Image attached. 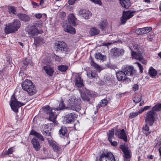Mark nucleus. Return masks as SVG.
Here are the masks:
<instances>
[{
  "label": "nucleus",
  "mask_w": 161,
  "mask_h": 161,
  "mask_svg": "<svg viewBox=\"0 0 161 161\" xmlns=\"http://www.w3.org/2000/svg\"><path fill=\"white\" fill-rule=\"evenodd\" d=\"M21 25L20 21L18 19H14L12 22L6 25L4 32L6 34L15 33L20 28Z\"/></svg>",
  "instance_id": "nucleus-1"
},
{
  "label": "nucleus",
  "mask_w": 161,
  "mask_h": 161,
  "mask_svg": "<svg viewBox=\"0 0 161 161\" xmlns=\"http://www.w3.org/2000/svg\"><path fill=\"white\" fill-rule=\"evenodd\" d=\"M22 88L26 91L29 95L31 96L36 92L35 86L33 85L32 82L29 80H25L21 84Z\"/></svg>",
  "instance_id": "nucleus-2"
},
{
  "label": "nucleus",
  "mask_w": 161,
  "mask_h": 161,
  "mask_svg": "<svg viewBox=\"0 0 161 161\" xmlns=\"http://www.w3.org/2000/svg\"><path fill=\"white\" fill-rule=\"evenodd\" d=\"M156 111L153 109V108L152 109L147 111L145 114V121L148 125L152 126L155 121Z\"/></svg>",
  "instance_id": "nucleus-3"
},
{
  "label": "nucleus",
  "mask_w": 161,
  "mask_h": 161,
  "mask_svg": "<svg viewBox=\"0 0 161 161\" xmlns=\"http://www.w3.org/2000/svg\"><path fill=\"white\" fill-rule=\"evenodd\" d=\"M54 47L57 52H61L66 54L69 51V48L67 44L62 41L56 42L54 44Z\"/></svg>",
  "instance_id": "nucleus-4"
},
{
  "label": "nucleus",
  "mask_w": 161,
  "mask_h": 161,
  "mask_svg": "<svg viewBox=\"0 0 161 161\" xmlns=\"http://www.w3.org/2000/svg\"><path fill=\"white\" fill-rule=\"evenodd\" d=\"M10 106L12 110L15 113L18 112L19 108L25 105V103H21L18 101L16 98L15 95L13 94L11 97Z\"/></svg>",
  "instance_id": "nucleus-5"
},
{
  "label": "nucleus",
  "mask_w": 161,
  "mask_h": 161,
  "mask_svg": "<svg viewBox=\"0 0 161 161\" xmlns=\"http://www.w3.org/2000/svg\"><path fill=\"white\" fill-rule=\"evenodd\" d=\"M80 99L76 98L75 96H73L69 99V104L70 108L73 110L77 112L80 111L81 109Z\"/></svg>",
  "instance_id": "nucleus-6"
},
{
  "label": "nucleus",
  "mask_w": 161,
  "mask_h": 161,
  "mask_svg": "<svg viewBox=\"0 0 161 161\" xmlns=\"http://www.w3.org/2000/svg\"><path fill=\"white\" fill-rule=\"evenodd\" d=\"M136 11L133 10H129L128 11H123L122 16L120 18V24L124 25L127 20L132 17L135 13Z\"/></svg>",
  "instance_id": "nucleus-7"
},
{
  "label": "nucleus",
  "mask_w": 161,
  "mask_h": 161,
  "mask_svg": "<svg viewBox=\"0 0 161 161\" xmlns=\"http://www.w3.org/2000/svg\"><path fill=\"white\" fill-rule=\"evenodd\" d=\"M119 148L121 150L124 154V161H130V159L132 157L131 152L128 147L125 144H121Z\"/></svg>",
  "instance_id": "nucleus-8"
},
{
  "label": "nucleus",
  "mask_w": 161,
  "mask_h": 161,
  "mask_svg": "<svg viewBox=\"0 0 161 161\" xmlns=\"http://www.w3.org/2000/svg\"><path fill=\"white\" fill-rule=\"evenodd\" d=\"M95 95V92L88 90H86L84 92L81 94V97L85 102H90L91 98L94 97Z\"/></svg>",
  "instance_id": "nucleus-9"
},
{
  "label": "nucleus",
  "mask_w": 161,
  "mask_h": 161,
  "mask_svg": "<svg viewBox=\"0 0 161 161\" xmlns=\"http://www.w3.org/2000/svg\"><path fill=\"white\" fill-rule=\"evenodd\" d=\"M99 161H115L114 156L109 152L103 153L100 157Z\"/></svg>",
  "instance_id": "nucleus-10"
},
{
  "label": "nucleus",
  "mask_w": 161,
  "mask_h": 161,
  "mask_svg": "<svg viewBox=\"0 0 161 161\" xmlns=\"http://www.w3.org/2000/svg\"><path fill=\"white\" fill-rule=\"evenodd\" d=\"M26 31L30 37H33L39 34H41L37 27L35 25H32L26 29Z\"/></svg>",
  "instance_id": "nucleus-11"
},
{
  "label": "nucleus",
  "mask_w": 161,
  "mask_h": 161,
  "mask_svg": "<svg viewBox=\"0 0 161 161\" xmlns=\"http://www.w3.org/2000/svg\"><path fill=\"white\" fill-rule=\"evenodd\" d=\"M48 138L47 140L50 146L52 147L53 151L58 154H61L62 153L63 150V147L56 143L55 142L49 140Z\"/></svg>",
  "instance_id": "nucleus-12"
},
{
  "label": "nucleus",
  "mask_w": 161,
  "mask_h": 161,
  "mask_svg": "<svg viewBox=\"0 0 161 161\" xmlns=\"http://www.w3.org/2000/svg\"><path fill=\"white\" fill-rule=\"evenodd\" d=\"M77 117L78 115L75 113L73 112L66 114L64 118L67 123L70 124L74 122Z\"/></svg>",
  "instance_id": "nucleus-13"
},
{
  "label": "nucleus",
  "mask_w": 161,
  "mask_h": 161,
  "mask_svg": "<svg viewBox=\"0 0 161 161\" xmlns=\"http://www.w3.org/2000/svg\"><path fill=\"white\" fill-rule=\"evenodd\" d=\"M111 52L113 57H118L123 55L125 50L122 48L115 47L111 49Z\"/></svg>",
  "instance_id": "nucleus-14"
},
{
  "label": "nucleus",
  "mask_w": 161,
  "mask_h": 161,
  "mask_svg": "<svg viewBox=\"0 0 161 161\" xmlns=\"http://www.w3.org/2000/svg\"><path fill=\"white\" fill-rule=\"evenodd\" d=\"M63 27L64 31L67 32L72 34H75L76 33L75 28H73L70 24L66 23L63 25Z\"/></svg>",
  "instance_id": "nucleus-15"
},
{
  "label": "nucleus",
  "mask_w": 161,
  "mask_h": 161,
  "mask_svg": "<svg viewBox=\"0 0 161 161\" xmlns=\"http://www.w3.org/2000/svg\"><path fill=\"white\" fill-rule=\"evenodd\" d=\"M152 30L151 27H145L141 28H138L136 31V33L138 35H143L147 33Z\"/></svg>",
  "instance_id": "nucleus-16"
},
{
  "label": "nucleus",
  "mask_w": 161,
  "mask_h": 161,
  "mask_svg": "<svg viewBox=\"0 0 161 161\" xmlns=\"http://www.w3.org/2000/svg\"><path fill=\"white\" fill-rule=\"evenodd\" d=\"M68 20L69 23L72 24L74 26L78 25L77 19L73 14H70L68 16Z\"/></svg>",
  "instance_id": "nucleus-17"
},
{
  "label": "nucleus",
  "mask_w": 161,
  "mask_h": 161,
  "mask_svg": "<svg viewBox=\"0 0 161 161\" xmlns=\"http://www.w3.org/2000/svg\"><path fill=\"white\" fill-rule=\"evenodd\" d=\"M31 143L33 148L36 151L40 150L41 146L38 139L36 138H33L31 139Z\"/></svg>",
  "instance_id": "nucleus-18"
},
{
  "label": "nucleus",
  "mask_w": 161,
  "mask_h": 161,
  "mask_svg": "<svg viewBox=\"0 0 161 161\" xmlns=\"http://www.w3.org/2000/svg\"><path fill=\"white\" fill-rule=\"evenodd\" d=\"M78 15H81L85 19H88L92 15V14L89 11L81 9L79 11Z\"/></svg>",
  "instance_id": "nucleus-19"
},
{
  "label": "nucleus",
  "mask_w": 161,
  "mask_h": 161,
  "mask_svg": "<svg viewBox=\"0 0 161 161\" xmlns=\"http://www.w3.org/2000/svg\"><path fill=\"white\" fill-rule=\"evenodd\" d=\"M126 75H132L135 73V70L132 66H126L122 69Z\"/></svg>",
  "instance_id": "nucleus-20"
},
{
  "label": "nucleus",
  "mask_w": 161,
  "mask_h": 161,
  "mask_svg": "<svg viewBox=\"0 0 161 161\" xmlns=\"http://www.w3.org/2000/svg\"><path fill=\"white\" fill-rule=\"evenodd\" d=\"M116 74L117 79L119 81H124L127 78L126 74H125L122 70L116 72Z\"/></svg>",
  "instance_id": "nucleus-21"
},
{
  "label": "nucleus",
  "mask_w": 161,
  "mask_h": 161,
  "mask_svg": "<svg viewBox=\"0 0 161 161\" xmlns=\"http://www.w3.org/2000/svg\"><path fill=\"white\" fill-rule=\"evenodd\" d=\"M75 85L78 87H82L84 86L83 83V80L81 78V77L79 75H77L75 76Z\"/></svg>",
  "instance_id": "nucleus-22"
},
{
  "label": "nucleus",
  "mask_w": 161,
  "mask_h": 161,
  "mask_svg": "<svg viewBox=\"0 0 161 161\" xmlns=\"http://www.w3.org/2000/svg\"><path fill=\"white\" fill-rule=\"evenodd\" d=\"M131 51V55L132 58L134 59L139 60L141 61L142 59V56L140 53H137L134 51L132 49L130 48Z\"/></svg>",
  "instance_id": "nucleus-23"
},
{
  "label": "nucleus",
  "mask_w": 161,
  "mask_h": 161,
  "mask_svg": "<svg viewBox=\"0 0 161 161\" xmlns=\"http://www.w3.org/2000/svg\"><path fill=\"white\" fill-rule=\"evenodd\" d=\"M17 16L21 20L25 22H28L30 20V16L25 14L19 13L18 14Z\"/></svg>",
  "instance_id": "nucleus-24"
},
{
  "label": "nucleus",
  "mask_w": 161,
  "mask_h": 161,
  "mask_svg": "<svg viewBox=\"0 0 161 161\" xmlns=\"http://www.w3.org/2000/svg\"><path fill=\"white\" fill-rule=\"evenodd\" d=\"M43 69L48 75L50 76H53L54 71L52 67L50 65H46L44 66Z\"/></svg>",
  "instance_id": "nucleus-25"
},
{
  "label": "nucleus",
  "mask_w": 161,
  "mask_h": 161,
  "mask_svg": "<svg viewBox=\"0 0 161 161\" xmlns=\"http://www.w3.org/2000/svg\"><path fill=\"white\" fill-rule=\"evenodd\" d=\"M52 128L49 126L48 124L46 125L44 127L43 130V134L45 136H48L51 137V129Z\"/></svg>",
  "instance_id": "nucleus-26"
},
{
  "label": "nucleus",
  "mask_w": 161,
  "mask_h": 161,
  "mask_svg": "<svg viewBox=\"0 0 161 161\" xmlns=\"http://www.w3.org/2000/svg\"><path fill=\"white\" fill-rule=\"evenodd\" d=\"M121 6L126 9H128L131 5L130 0H119Z\"/></svg>",
  "instance_id": "nucleus-27"
},
{
  "label": "nucleus",
  "mask_w": 161,
  "mask_h": 161,
  "mask_svg": "<svg viewBox=\"0 0 161 161\" xmlns=\"http://www.w3.org/2000/svg\"><path fill=\"white\" fill-rule=\"evenodd\" d=\"M108 25V23L107 20L106 19H104L101 20L99 25L101 31H105Z\"/></svg>",
  "instance_id": "nucleus-28"
},
{
  "label": "nucleus",
  "mask_w": 161,
  "mask_h": 161,
  "mask_svg": "<svg viewBox=\"0 0 161 161\" xmlns=\"http://www.w3.org/2000/svg\"><path fill=\"white\" fill-rule=\"evenodd\" d=\"M87 77L90 79L95 78L98 75L96 70H93L91 71H88L87 72Z\"/></svg>",
  "instance_id": "nucleus-29"
},
{
  "label": "nucleus",
  "mask_w": 161,
  "mask_h": 161,
  "mask_svg": "<svg viewBox=\"0 0 161 161\" xmlns=\"http://www.w3.org/2000/svg\"><path fill=\"white\" fill-rule=\"evenodd\" d=\"M118 137L121 139H123L125 142L127 141V136L124 129H122L120 131Z\"/></svg>",
  "instance_id": "nucleus-30"
},
{
  "label": "nucleus",
  "mask_w": 161,
  "mask_h": 161,
  "mask_svg": "<svg viewBox=\"0 0 161 161\" xmlns=\"http://www.w3.org/2000/svg\"><path fill=\"white\" fill-rule=\"evenodd\" d=\"M99 30L95 27L91 28L89 31V34L92 36H94L99 34Z\"/></svg>",
  "instance_id": "nucleus-31"
},
{
  "label": "nucleus",
  "mask_w": 161,
  "mask_h": 161,
  "mask_svg": "<svg viewBox=\"0 0 161 161\" xmlns=\"http://www.w3.org/2000/svg\"><path fill=\"white\" fill-rule=\"evenodd\" d=\"M48 114L49 115V120L52 121L53 123H56L57 115L55 112H53L52 111Z\"/></svg>",
  "instance_id": "nucleus-32"
},
{
  "label": "nucleus",
  "mask_w": 161,
  "mask_h": 161,
  "mask_svg": "<svg viewBox=\"0 0 161 161\" xmlns=\"http://www.w3.org/2000/svg\"><path fill=\"white\" fill-rule=\"evenodd\" d=\"M68 131L67 127L64 126H62L58 131V134L59 135L63 136H65Z\"/></svg>",
  "instance_id": "nucleus-33"
},
{
  "label": "nucleus",
  "mask_w": 161,
  "mask_h": 161,
  "mask_svg": "<svg viewBox=\"0 0 161 161\" xmlns=\"http://www.w3.org/2000/svg\"><path fill=\"white\" fill-rule=\"evenodd\" d=\"M114 129H112L109 131V133H107V135L108 137V140L109 142L112 140L113 138H114Z\"/></svg>",
  "instance_id": "nucleus-34"
},
{
  "label": "nucleus",
  "mask_w": 161,
  "mask_h": 161,
  "mask_svg": "<svg viewBox=\"0 0 161 161\" xmlns=\"http://www.w3.org/2000/svg\"><path fill=\"white\" fill-rule=\"evenodd\" d=\"M42 109L45 114H48L53 110L48 105H47L42 108Z\"/></svg>",
  "instance_id": "nucleus-35"
},
{
  "label": "nucleus",
  "mask_w": 161,
  "mask_h": 161,
  "mask_svg": "<svg viewBox=\"0 0 161 161\" xmlns=\"http://www.w3.org/2000/svg\"><path fill=\"white\" fill-rule=\"evenodd\" d=\"M43 40V38L41 36L34 37V42L36 46L37 47L39 46L41 43L42 42Z\"/></svg>",
  "instance_id": "nucleus-36"
},
{
  "label": "nucleus",
  "mask_w": 161,
  "mask_h": 161,
  "mask_svg": "<svg viewBox=\"0 0 161 161\" xmlns=\"http://www.w3.org/2000/svg\"><path fill=\"white\" fill-rule=\"evenodd\" d=\"M68 68V67L65 65L61 64L58 66L57 69L62 72H66Z\"/></svg>",
  "instance_id": "nucleus-37"
},
{
  "label": "nucleus",
  "mask_w": 161,
  "mask_h": 161,
  "mask_svg": "<svg viewBox=\"0 0 161 161\" xmlns=\"http://www.w3.org/2000/svg\"><path fill=\"white\" fill-rule=\"evenodd\" d=\"M95 58L97 59H99L104 61L106 59V56L102 55L100 53H98L95 54Z\"/></svg>",
  "instance_id": "nucleus-38"
},
{
  "label": "nucleus",
  "mask_w": 161,
  "mask_h": 161,
  "mask_svg": "<svg viewBox=\"0 0 161 161\" xmlns=\"http://www.w3.org/2000/svg\"><path fill=\"white\" fill-rule=\"evenodd\" d=\"M149 73L150 76L152 77L155 76L157 74V71L152 67H151L150 68Z\"/></svg>",
  "instance_id": "nucleus-39"
},
{
  "label": "nucleus",
  "mask_w": 161,
  "mask_h": 161,
  "mask_svg": "<svg viewBox=\"0 0 161 161\" xmlns=\"http://www.w3.org/2000/svg\"><path fill=\"white\" fill-rule=\"evenodd\" d=\"M8 12L9 14H16L17 9L14 6H8Z\"/></svg>",
  "instance_id": "nucleus-40"
},
{
  "label": "nucleus",
  "mask_w": 161,
  "mask_h": 161,
  "mask_svg": "<svg viewBox=\"0 0 161 161\" xmlns=\"http://www.w3.org/2000/svg\"><path fill=\"white\" fill-rule=\"evenodd\" d=\"M65 108L64 103L63 101H61L59 104L58 106L56 108H54L55 110L59 111L62 110Z\"/></svg>",
  "instance_id": "nucleus-41"
},
{
  "label": "nucleus",
  "mask_w": 161,
  "mask_h": 161,
  "mask_svg": "<svg viewBox=\"0 0 161 161\" xmlns=\"http://www.w3.org/2000/svg\"><path fill=\"white\" fill-rule=\"evenodd\" d=\"M108 103V100L106 99H104L101 100V102L98 104L97 106L99 108L104 107L107 105Z\"/></svg>",
  "instance_id": "nucleus-42"
},
{
  "label": "nucleus",
  "mask_w": 161,
  "mask_h": 161,
  "mask_svg": "<svg viewBox=\"0 0 161 161\" xmlns=\"http://www.w3.org/2000/svg\"><path fill=\"white\" fill-rule=\"evenodd\" d=\"M51 58L55 61L58 62H61L62 60V58L61 57L55 54H53L51 56Z\"/></svg>",
  "instance_id": "nucleus-43"
},
{
  "label": "nucleus",
  "mask_w": 161,
  "mask_h": 161,
  "mask_svg": "<svg viewBox=\"0 0 161 161\" xmlns=\"http://www.w3.org/2000/svg\"><path fill=\"white\" fill-rule=\"evenodd\" d=\"M153 109L156 112L161 111V103H157L153 107Z\"/></svg>",
  "instance_id": "nucleus-44"
},
{
  "label": "nucleus",
  "mask_w": 161,
  "mask_h": 161,
  "mask_svg": "<svg viewBox=\"0 0 161 161\" xmlns=\"http://www.w3.org/2000/svg\"><path fill=\"white\" fill-rule=\"evenodd\" d=\"M90 60L91 64L94 68L96 69H98L100 68L99 66L94 62V61H93V59L92 58H91Z\"/></svg>",
  "instance_id": "nucleus-45"
},
{
  "label": "nucleus",
  "mask_w": 161,
  "mask_h": 161,
  "mask_svg": "<svg viewBox=\"0 0 161 161\" xmlns=\"http://www.w3.org/2000/svg\"><path fill=\"white\" fill-rule=\"evenodd\" d=\"M112 42H107V43H105L104 44V45L106 46H108L112 44H113L115 43H122V42L121 40H117V41H112Z\"/></svg>",
  "instance_id": "nucleus-46"
},
{
  "label": "nucleus",
  "mask_w": 161,
  "mask_h": 161,
  "mask_svg": "<svg viewBox=\"0 0 161 161\" xmlns=\"http://www.w3.org/2000/svg\"><path fill=\"white\" fill-rule=\"evenodd\" d=\"M142 97L140 96H136L133 98V101L136 103H138L141 101Z\"/></svg>",
  "instance_id": "nucleus-47"
},
{
  "label": "nucleus",
  "mask_w": 161,
  "mask_h": 161,
  "mask_svg": "<svg viewBox=\"0 0 161 161\" xmlns=\"http://www.w3.org/2000/svg\"><path fill=\"white\" fill-rule=\"evenodd\" d=\"M138 115L137 112H132L130 113L129 116V118L130 119H132Z\"/></svg>",
  "instance_id": "nucleus-48"
},
{
  "label": "nucleus",
  "mask_w": 161,
  "mask_h": 161,
  "mask_svg": "<svg viewBox=\"0 0 161 161\" xmlns=\"http://www.w3.org/2000/svg\"><path fill=\"white\" fill-rule=\"evenodd\" d=\"M14 147H13L9 148L7 152V154L8 155L12 154L14 151Z\"/></svg>",
  "instance_id": "nucleus-49"
},
{
  "label": "nucleus",
  "mask_w": 161,
  "mask_h": 161,
  "mask_svg": "<svg viewBox=\"0 0 161 161\" xmlns=\"http://www.w3.org/2000/svg\"><path fill=\"white\" fill-rule=\"evenodd\" d=\"M91 1L94 3L95 4H98L100 5H101L102 3L101 0H90Z\"/></svg>",
  "instance_id": "nucleus-50"
},
{
  "label": "nucleus",
  "mask_w": 161,
  "mask_h": 161,
  "mask_svg": "<svg viewBox=\"0 0 161 161\" xmlns=\"http://www.w3.org/2000/svg\"><path fill=\"white\" fill-rule=\"evenodd\" d=\"M148 125V124L146 123V124L143 126L142 129L145 131H148L149 130Z\"/></svg>",
  "instance_id": "nucleus-51"
},
{
  "label": "nucleus",
  "mask_w": 161,
  "mask_h": 161,
  "mask_svg": "<svg viewBox=\"0 0 161 161\" xmlns=\"http://www.w3.org/2000/svg\"><path fill=\"white\" fill-rule=\"evenodd\" d=\"M36 137L38 138L39 140H41L42 141H43L44 140L43 136L41 134L39 133H38Z\"/></svg>",
  "instance_id": "nucleus-52"
},
{
  "label": "nucleus",
  "mask_w": 161,
  "mask_h": 161,
  "mask_svg": "<svg viewBox=\"0 0 161 161\" xmlns=\"http://www.w3.org/2000/svg\"><path fill=\"white\" fill-rule=\"evenodd\" d=\"M38 133L36 131H35L34 130H31V132L30 133V135H33L35 136H36Z\"/></svg>",
  "instance_id": "nucleus-53"
},
{
  "label": "nucleus",
  "mask_w": 161,
  "mask_h": 161,
  "mask_svg": "<svg viewBox=\"0 0 161 161\" xmlns=\"http://www.w3.org/2000/svg\"><path fill=\"white\" fill-rule=\"evenodd\" d=\"M139 69H140V72L141 73H142L143 72V68L142 66V65L140 63L138 62L137 63Z\"/></svg>",
  "instance_id": "nucleus-54"
},
{
  "label": "nucleus",
  "mask_w": 161,
  "mask_h": 161,
  "mask_svg": "<svg viewBox=\"0 0 161 161\" xmlns=\"http://www.w3.org/2000/svg\"><path fill=\"white\" fill-rule=\"evenodd\" d=\"M31 60H28L27 59H25L24 61L23 62V64L25 65H27L29 64H31Z\"/></svg>",
  "instance_id": "nucleus-55"
},
{
  "label": "nucleus",
  "mask_w": 161,
  "mask_h": 161,
  "mask_svg": "<svg viewBox=\"0 0 161 161\" xmlns=\"http://www.w3.org/2000/svg\"><path fill=\"white\" fill-rule=\"evenodd\" d=\"M31 5L33 6V7L34 8H36L38 7L39 6V4L38 3L35 2L34 1L31 2Z\"/></svg>",
  "instance_id": "nucleus-56"
},
{
  "label": "nucleus",
  "mask_w": 161,
  "mask_h": 161,
  "mask_svg": "<svg viewBox=\"0 0 161 161\" xmlns=\"http://www.w3.org/2000/svg\"><path fill=\"white\" fill-rule=\"evenodd\" d=\"M133 90L134 91H136L138 90L139 86L137 84H134L132 87Z\"/></svg>",
  "instance_id": "nucleus-57"
},
{
  "label": "nucleus",
  "mask_w": 161,
  "mask_h": 161,
  "mask_svg": "<svg viewBox=\"0 0 161 161\" xmlns=\"http://www.w3.org/2000/svg\"><path fill=\"white\" fill-rule=\"evenodd\" d=\"M109 142L110 143L111 145L113 146L116 147L118 145V143L117 142H112V140H111V141H109Z\"/></svg>",
  "instance_id": "nucleus-58"
},
{
  "label": "nucleus",
  "mask_w": 161,
  "mask_h": 161,
  "mask_svg": "<svg viewBox=\"0 0 161 161\" xmlns=\"http://www.w3.org/2000/svg\"><path fill=\"white\" fill-rule=\"evenodd\" d=\"M35 16L36 18L40 19L42 17V14H41L38 13L35 14Z\"/></svg>",
  "instance_id": "nucleus-59"
},
{
  "label": "nucleus",
  "mask_w": 161,
  "mask_h": 161,
  "mask_svg": "<svg viewBox=\"0 0 161 161\" xmlns=\"http://www.w3.org/2000/svg\"><path fill=\"white\" fill-rule=\"evenodd\" d=\"M76 0H69L68 2L69 4L70 5H72L74 4Z\"/></svg>",
  "instance_id": "nucleus-60"
},
{
  "label": "nucleus",
  "mask_w": 161,
  "mask_h": 161,
  "mask_svg": "<svg viewBox=\"0 0 161 161\" xmlns=\"http://www.w3.org/2000/svg\"><path fill=\"white\" fill-rule=\"evenodd\" d=\"M46 0H40V2L39 5L41 6V7L42 8H43L44 7H42L44 3V2Z\"/></svg>",
  "instance_id": "nucleus-61"
},
{
  "label": "nucleus",
  "mask_w": 161,
  "mask_h": 161,
  "mask_svg": "<svg viewBox=\"0 0 161 161\" xmlns=\"http://www.w3.org/2000/svg\"><path fill=\"white\" fill-rule=\"evenodd\" d=\"M144 110L143 108H142L140 110H139L137 112L138 114L142 113V112H143L144 111Z\"/></svg>",
  "instance_id": "nucleus-62"
},
{
  "label": "nucleus",
  "mask_w": 161,
  "mask_h": 161,
  "mask_svg": "<svg viewBox=\"0 0 161 161\" xmlns=\"http://www.w3.org/2000/svg\"><path fill=\"white\" fill-rule=\"evenodd\" d=\"M151 107V106H144V107L143 108L145 111L147 110L148 109H149Z\"/></svg>",
  "instance_id": "nucleus-63"
},
{
  "label": "nucleus",
  "mask_w": 161,
  "mask_h": 161,
  "mask_svg": "<svg viewBox=\"0 0 161 161\" xmlns=\"http://www.w3.org/2000/svg\"><path fill=\"white\" fill-rule=\"evenodd\" d=\"M134 49L136 51H137L139 50V48L137 45H135L133 46Z\"/></svg>",
  "instance_id": "nucleus-64"
}]
</instances>
